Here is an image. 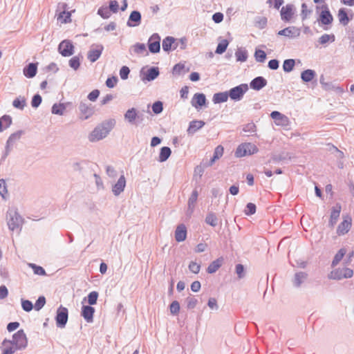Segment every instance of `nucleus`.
Instances as JSON below:
<instances>
[{
	"mask_svg": "<svg viewBox=\"0 0 354 354\" xmlns=\"http://www.w3.org/2000/svg\"><path fill=\"white\" fill-rule=\"evenodd\" d=\"M176 39L171 36L166 37L162 40V49L165 52H170L171 50H175L178 47V44L175 43Z\"/></svg>",
	"mask_w": 354,
	"mask_h": 354,
	"instance_id": "obj_21",
	"label": "nucleus"
},
{
	"mask_svg": "<svg viewBox=\"0 0 354 354\" xmlns=\"http://www.w3.org/2000/svg\"><path fill=\"white\" fill-rule=\"evenodd\" d=\"M245 148L246 147H245L244 143H242L240 145H239L235 151V156L238 158L247 156Z\"/></svg>",
	"mask_w": 354,
	"mask_h": 354,
	"instance_id": "obj_56",
	"label": "nucleus"
},
{
	"mask_svg": "<svg viewBox=\"0 0 354 354\" xmlns=\"http://www.w3.org/2000/svg\"><path fill=\"white\" fill-rule=\"evenodd\" d=\"M267 80L262 76L254 77L250 83V87L254 91H260L267 85Z\"/></svg>",
	"mask_w": 354,
	"mask_h": 354,
	"instance_id": "obj_19",
	"label": "nucleus"
},
{
	"mask_svg": "<svg viewBox=\"0 0 354 354\" xmlns=\"http://www.w3.org/2000/svg\"><path fill=\"white\" fill-rule=\"evenodd\" d=\"M351 227V218L349 216L344 218L343 221H342L337 229V234L339 236L344 235L346 234Z\"/></svg>",
	"mask_w": 354,
	"mask_h": 354,
	"instance_id": "obj_20",
	"label": "nucleus"
},
{
	"mask_svg": "<svg viewBox=\"0 0 354 354\" xmlns=\"http://www.w3.org/2000/svg\"><path fill=\"white\" fill-rule=\"evenodd\" d=\"M277 35L289 38H295L299 36L300 30L295 26H289L279 30Z\"/></svg>",
	"mask_w": 354,
	"mask_h": 354,
	"instance_id": "obj_15",
	"label": "nucleus"
},
{
	"mask_svg": "<svg viewBox=\"0 0 354 354\" xmlns=\"http://www.w3.org/2000/svg\"><path fill=\"white\" fill-rule=\"evenodd\" d=\"M223 151L224 149L221 145H218L214 149L213 156L209 160V166H212L216 160L219 159L223 156Z\"/></svg>",
	"mask_w": 354,
	"mask_h": 354,
	"instance_id": "obj_32",
	"label": "nucleus"
},
{
	"mask_svg": "<svg viewBox=\"0 0 354 354\" xmlns=\"http://www.w3.org/2000/svg\"><path fill=\"white\" fill-rule=\"evenodd\" d=\"M308 274L305 272H297L295 274L292 280V285L295 288L301 287V284L308 279Z\"/></svg>",
	"mask_w": 354,
	"mask_h": 354,
	"instance_id": "obj_25",
	"label": "nucleus"
},
{
	"mask_svg": "<svg viewBox=\"0 0 354 354\" xmlns=\"http://www.w3.org/2000/svg\"><path fill=\"white\" fill-rule=\"evenodd\" d=\"M235 56L237 62H244L248 59V52L245 49L238 48Z\"/></svg>",
	"mask_w": 354,
	"mask_h": 354,
	"instance_id": "obj_41",
	"label": "nucleus"
},
{
	"mask_svg": "<svg viewBox=\"0 0 354 354\" xmlns=\"http://www.w3.org/2000/svg\"><path fill=\"white\" fill-rule=\"evenodd\" d=\"M335 40V37L333 34L328 35L324 34L319 38V42L320 44H326L328 41L333 42Z\"/></svg>",
	"mask_w": 354,
	"mask_h": 354,
	"instance_id": "obj_47",
	"label": "nucleus"
},
{
	"mask_svg": "<svg viewBox=\"0 0 354 354\" xmlns=\"http://www.w3.org/2000/svg\"><path fill=\"white\" fill-rule=\"evenodd\" d=\"M142 15L138 10H133L131 12L127 25L129 27H136L141 24Z\"/></svg>",
	"mask_w": 354,
	"mask_h": 354,
	"instance_id": "obj_16",
	"label": "nucleus"
},
{
	"mask_svg": "<svg viewBox=\"0 0 354 354\" xmlns=\"http://www.w3.org/2000/svg\"><path fill=\"white\" fill-rule=\"evenodd\" d=\"M118 81V79L116 76H112L106 79L105 84L108 88H112L115 87Z\"/></svg>",
	"mask_w": 354,
	"mask_h": 354,
	"instance_id": "obj_64",
	"label": "nucleus"
},
{
	"mask_svg": "<svg viewBox=\"0 0 354 354\" xmlns=\"http://www.w3.org/2000/svg\"><path fill=\"white\" fill-rule=\"evenodd\" d=\"M341 209L342 206L339 203H337L335 206L332 207L330 220L328 222V225L330 227H333L334 225L337 223V221L340 215Z\"/></svg>",
	"mask_w": 354,
	"mask_h": 354,
	"instance_id": "obj_18",
	"label": "nucleus"
},
{
	"mask_svg": "<svg viewBox=\"0 0 354 354\" xmlns=\"http://www.w3.org/2000/svg\"><path fill=\"white\" fill-rule=\"evenodd\" d=\"M24 134V131L22 130H19L13 133H12L8 139L7 140L8 141H9V142H12V145L15 144V142L19 140L21 136Z\"/></svg>",
	"mask_w": 354,
	"mask_h": 354,
	"instance_id": "obj_53",
	"label": "nucleus"
},
{
	"mask_svg": "<svg viewBox=\"0 0 354 354\" xmlns=\"http://www.w3.org/2000/svg\"><path fill=\"white\" fill-rule=\"evenodd\" d=\"M8 226L10 230H18L20 232L22 229L24 218L17 210L10 209L7 212Z\"/></svg>",
	"mask_w": 354,
	"mask_h": 354,
	"instance_id": "obj_4",
	"label": "nucleus"
},
{
	"mask_svg": "<svg viewBox=\"0 0 354 354\" xmlns=\"http://www.w3.org/2000/svg\"><path fill=\"white\" fill-rule=\"evenodd\" d=\"M115 125V120L114 119L104 120L90 133L88 135L89 141L94 142L102 140L107 136Z\"/></svg>",
	"mask_w": 354,
	"mask_h": 354,
	"instance_id": "obj_2",
	"label": "nucleus"
},
{
	"mask_svg": "<svg viewBox=\"0 0 354 354\" xmlns=\"http://www.w3.org/2000/svg\"><path fill=\"white\" fill-rule=\"evenodd\" d=\"M322 88H323V89H324L325 91H335L339 92V93L343 91V88L342 87H340L339 86H336L332 82H326L322 86Z\"/></svg>",
	"mask_w": 354,
	"mask_h": 354,
	"instance_id": "obj_44",
	"label": "nucleus"
},
{
	"mask_svg": "<svg viewBox=\"0 0 354 354\" xmlns=\"http://www.w3.org/2000/svg\"><path fill=\"white\" fill-rule=\"evenodd\" d=\"M130 73V69L127 66H123L121 67L120 70V78L123 80H125L128 78L129 75Z\"/></svg>",
	"mask_w": 354,
	"mask_h": 354,
	"instance_id": "obj_62",
	"label": "nucleus"
},
{
	"mask_svg": "<svg viewBox=\"0 0 354 354\" xmlns=\"http://www.w3.org/2000/svg\"><path fill=\"white\" fill-rule=\"evenodd\" d=\"M147 46L151 53L156 54L160 50V37L158 33H153L148 39Z\"/></svg>",
	"mask_w": 354,
	"mask_h": 354,
	"instance_id": "obj_11",
	"label": "nucleus"
},
{
	"mask_svg": "<svg viewBox=\"0 0 354 354\" xmlns=\"http://www.w3.org/2000/svg\"><path fill=\"white\" fill-rule=\"evenodd\" d=\"M126 179L124 175L120 176L117 183L112 187V192L115 196H119L124 189Z\"/></svg>",
	"mask_w": 354,
	"mask_h": 354,
	"instance_id": "obj_23",
	"label": "nucleus"
},
{
	"mask_svg": "<svg viewBox=\"0 0 354 354\" xmlns=\"http://www.w3.org/2000/svg\"><path fill=\"white\" fill-rule=\"evenodd\" d=\"M97 15L103 19H109L111 16V11L107 6H101L97 10Z\"/></svg>",
	"mask_w": 354,
	"mask_h": 354,
	"instance_id": "obj_49",
	"label": "nucleus"
},
{
	"mask_svg": "<svg viewBox=\"0 0 354 354\" xmlns=\"http://www.w3.org/2000/svg\"><path fill=\"white\" fill-rule=\"evenodd\" d=\"M152 111L158 115L163 111V103L161 101H156L151 106Z\"/></svg>",
	"mask_w": 354,
	"mask_h": 354,
	"instance_id": "obj_52",
	"label": "nucleus"
},
{
	"mask_svg": "<svg viewBox=\"0 0 354 354\" xmlns=\"http://www.w3.org/2000/svg\"><path fill=\"white\" fill-rule=\"evenodd\" d=\"M198 196V192L196 189H194L190 197L188 200V206L189 209H191V212H194L195 204L197 201Z\"/></svg>",
	"mask_w": 354,
	"mask_h": 354,
	"instance_id": "obj_39",
	"label": "nucleus"
},
{
	"mask_svg": "<svg viewBox=\"0 0 354 354\" xmlns=\"http://www.w3.org/2000/svg\"><path fill=\"white\" fill-rule=\"evenodd\" d=\"M243 131L246 133H253L257 131V127L254 122H249L243 126Z\"/></svg>",
	"mask_w": 354,
	"mask_h": 354,
	"instance_id": "obj_61",
	"label": "nucleus"
},
{
	"mask_svg": "<svg viewBox=\"0 0 354 354\" xmlns=\"http://www.w3.org/2000/svg\"><path fill=\"white\" fill-rule=\"evenodd\" d=\"M316 75V72L314 70L306 69L301 73V79L304 82L308 83L311 82Z\"/></svg>",
	"mask_w": 354,
	"mask_h": 354,
	"instance_id": "obj_28",
	"label": "nucleus"
},
{
	"mask_svg": "<svg viewBox=\"0 0 354 354\" xmlns=\"http://www.w3.org/2000/svg\"><path fill=\"white\" fill-rule=\"evenodd\" d=\"M12 106L19 110H23L26 106V100L24 96L16 97L12 102Z\"/></svg>",
	"mask_w": 354,
	"mask_h": 354,
	"instance_id": "obj_36",
	"label": "nucleus"
},
{
	"mask_svg": "<svg viewBox=\"0 0 354 354\" xmlns=\"http://www.w3.org/2000/svg\"><path fill=\"white\" fill-rule=\"evenodd\" d=\"M205 221L212 227H216L218 225V219L215 213L210 212L205 217Z\"/></svg>",
	"mask_w": 354,
	"mask_h": 354,
	"instance_id": "obj_35",
	"label": "nucleus"
},
{
	"mask_svg": "<svg viewBox=\"0 0 354 354\" xmlns=\"http://www.w3.org/2000/svg\"><path fill=\"white\" fill-rule=\"evenodd\" d=\"M295 61L293 59H287L283 61V70L286 73L292 71L294 68Z\"/></svg>",
	"mask_w": 354,
	"mask_h": 354,
	"instance_id": "obj_43",
	"label": "nucleus"
},
{
	"mask_svg": "<svg viewBox=\"0 0 354 354\" xmlns=\"http://www.w3.org/2000/svg\"><path fill=\"white\" fill-rule=\"evenodd\" d=\"M270 117L275 121H278L281 125H286L288 122V117L277 111H272Z\"/></svg>",
	"mask_w": 354,
	"mask_h": 354,
	"instance_id": "obj_29",
	"label": "nucleus"
},
{
	"mask_svg": "<svg viewBox=\"0 0 354 354\" xmlns=\"http://www.w3.org/2000/svg\"><path fill=\"white\" fill-rule=\"evenodd\" d=\"M256 209H257V207L254 203H248L246 205L245 209L244 210V212H245V215L251 216L256 212Z\"/></svg>",
	"mask_w": 354,
	"mask_h": 354,
	"instance_id": "obj_57",
	"label": "nucleus"
},
{
	"mask_svg": "<svg viewBox=\"0 0 354 354\" xmlns=\"http://www.w3.org/2000/svg\"><path fill=\"white\" fill-rule=\"evenodd\" d=\"M124 120L131 124H136V120H142V115H140L135 108L128 109L124 115Z\"/></svg>",
	"mask_w": 354,
	"mask_h": 354,
	"instance_id": "obj_13",
	"label": "nucleus"
},
{
	"mask_svg": "<svg viewBox=\"0 0 354 354\" xmlns=\"http://www.w3.org/2000/svg\"><path fill=\"white\" fill-rule=\"evenodd\" d=\"M222 259H217L213 261L207 267V272L209 274L216 272L222 265Z\"/></svg>",
	"mask_w": 354,
	"mask_h": 354,
	"instance_id": "obj_33",
	"label": "nucleus"
},
{
	"mask_svg": "<svg viewBox=\"0 0 354 354\" xmlns=\"http://www.w3.org/2000/svg\"><path fill=\"white\" fill-rule=\"evenodd\" d=\"M133 51L136 54H143L145 53L146 55H148V52L146 49V46L143 43H136L133 46Z\"/></svg>",
	"mask_w": 354,
	"mask_h": 354,
	"instance_id": "obj_45",
	"label": "nucleus"
},
{
	"mask_svg": "<svg viewBox=\"0 0 354 354\" xmlns=\"http://www.w3.org/2000/svg\"><path fill=\"white\" fill-rule=\"evenodd\" d=\"M244 144L245 147H246L245 149L247 155H252L257 153L259 151V149L255 145L250 142H245Z\"/></svg>",
	"mask_w": 354,
	"mask_h": 354,
	"instance_id": "obj_50",
	"label": "nucleus"
},
{
	"mask_svg": "<svg viewBox=\"0 0 354 354\" xmlns=\"http://www.w3.org/2000/svg\"><path fill=\"white\" fill-rule=\"evenodd\" d=\"M80 119L86 120L89 119L95 113V106L86 101H81L78 106Z\"/></svg>",
	"mask_w": 354,
	"mask_h": 354,
	"instance_id": "obj_6",
	"label": "nucleus"
},
{
	"mask_svg": "<svg viewBox=\"0 0 354 354\" xmlns=\"http://www.w3.org/2000/svg\"><path fill=\"white\" fill-rule=\"evenodd\" d=\"M187 230L185 225L181 223L177 225L175 230V239L177 242L184 241L187 238Z\"/></svg>",
	"mask_w": 354,
	"mask_h": 354,
	"instance_id": "obj_22",
	"label": "nucleus"
},
{
	"mask_svg": "<svg viewBox=\"0 0 354 354\" xmlns=\"http://www.w3.org/2000/svg\"><path fill=\"white\" fill-rule=\"evenodd\" d=\"M185 66L184 64L178 63L175 64L172 69V73L174 75H180L185 70Z\"/></svg>",
	"mask_w": 354,
	"mask_h": 354,
	"instance_id": "obj_55",
	"label": "nucleus"
},
{
	"mask_svg": "<svg viewBox=\"0 0 354 354\" xmlns=\"http://www.w3.org/2000/svg\"><path fill=\"white\" fill-rule=\"evenodd\" d=\"M207 99L205 95L202 93H196L194 95L191 104L195 109H198L205 106Z\"/></svg>",
	"mask_w": 354,
	"mask_h": 354,
	"instance_id": "obj_14",
	"label": "nucleus"
},
{
	"mask_svg": "<svg viewBox=\"0 0 354 354\" xmlns=\"http://www.w3.org/2000/svg\"><path fill=\"white\" fill-rule=\"evenodd\" d=\"M353 275V271L348 268H337L330 272L328 277L330 279L341 280L342 279H348Z\"/></svg>",
	"mask_w": 354,
	"mask_h": 354,
	"instance_id": "obj_7",
	"label": "nucleus"
},
{
	"mask_svg": "<svg viewBox=\"0 0 354 354\" xmlns=\"http://www.w3.org/2000/svg\"><path fill=\"white\" fill-rule=\"evenodd\" d=\"M45 304H46L45 297L39 296L34 305V308L35 309V310L39 311L44 306Z\"/></svg>",
	"mask_w": 354,
	"mask_h": 354,
	"instance_id": "obj_54",
	"label": "nucleus"
},
{
	"mask_svg": "<svg viewBox=\"0 0 354 354\" xmlns=\"http://www.w3.org/2000/svg\"><path fill=\"white\" fill-rule=\"evenodd\" d=\"M95 313V308L88 305H83L81 310V316L84 317L87 323H92L93 322V315Z\"/></svg>",
	"mask_w": 354,
	"mask_h": 354,
	"instance_id": "obj_17",
	"label": "nucleus"
},
{
	"mask_svg": "<svg viewBox=\"0 0 354 354\" xmlns=\"http://www.w3.org/2000/svg\"><path fill=\"white\" fill-rule=\"evenodd\" d=\"M338 18L339 23L343 26H346L350 21V19L348 16L346 10L344 8H342L338 11Z\"/></svg>",
	"mask_w": 354,
	"mask_h": 354,
	"instance_id": "obj_34",
	"label": "nucleus"
},
{
	"mask_svg": "<svg viewBox=\"0 0 354 354\" xmlns=\"http://www.w3.org/2000/svg\"><path fill=\"white\" fill-rule=\"evenodd\" d=\"M319 9H322V11L319 15L317 21L324 26V30H328L333 21V17L330 13V11L327 4L325 3L322 6H317V12H318Z\"/></svg>",
	"mask_w": 354,
	"mask_h": 354,
	"instance_id": "obj_3",
	"label": "nucleus"
},
{
	"mask_svg": "<svg viewBox=\"0 0 354 354\" xmlns=\"http://www.w3.org/2000/svg\"><path fill=\"white\" fill-rule=\"evenodd\" d=\"M66 106L64 104H54L51 109L53 114L62 115L66 109Z\"/></svg>",
	"mask_w": 354,
	"mask_h": 354,
	"instance_id": "obj_40",
	"label": "nucleus"
},
{
	"mask_svg": "<svg viewBox=\"0 0 354 354\" xmlns=\"http://www.w3.org/2000/svg\"><path fill=\"white\" fill-rule=\"evenodd\" d=\"M293 5L287 4L286 6L282 7L280 14L281 19L284 21H290L292 19L294 12H293Z\"/></svg>",
	"mask_w": 354,
	"mask_h": 354,
	"instance_id": "obj_24",
	"label": "nucleus"
},
{
	"mask_svg": "<svg viewBox=\"0 0 354 354\" xmlns=\"http://www.w3.org/2000/svg\"><path fill=\"white\" fill-rule=\"evenodd\" d=\"M83 57L80 55L73 57L68 61L69 66L73 70L77 71L80 66L81 59Z\"/></svg>",
	"mask_w": 354,
	"mask_h": 354,
	"instance_id": "obj_38",
	"label": "nucleus"
},
{
	"mask_svg": "<svg viewBox=\"0 0 354 354\" xmlns=\"http://www.w3.org/2000/svg\"><path fill=\"white\" fill-rule=\"evenodd\" d=\"M29 266L32 269L34 274L44 276L46 274L45 270L40 266H37L35 263H30Z\"/></svg>",
	"mask_w": 354,
	"mask_h": 354,
	"instance_id": "obj_51",
	"label": "nucleus"
},
{
	"mask_svg": "<svg viewBox=\"0 0 354 354\" xmlns=\"http://www.w3.org/2000/svg\"><path fill=\"white\" fill-rule=\"evenodd\" d=\"M21 307L22 309L26 312H30L34 308L32 303L27 299H21Z\"/></svg>",
	"mask_w": 354,
	"mask_h": 354,
	"instance_id": "obj_59",
	"label": "nucleus"
},
{
	"mask_svg": "<svg viewBox=\"0 0 354 354\" xmlns=\"http://www.w3.org/2000/svg\"><path fill=\"white\" fill-rule=\"evenodd\" d=\"M41 102H42L41 96L39 94L37 93V94L34 95L32 98L31 106L32 108L37 109L41 104Z\"/></svg>",
	"mask_w": 354,
	"mask_h": 354,
	"instance_id": "obj_58",
	"label": "nucleus"
},
{
	"mask_svg": "<svg viewBox=\"0 0 354 354\" xmlns=\"http://www.w3.org/2000/svg\"><path fill=\"white\" fill-rule=\"evenodd\" d=\"M171 150L169 147H162L160 149L158 160L160 162H165L171 156Z\"/></svg>",
	"mask_w": 354,
	"mask_h": 354,
	"instance_id": "obj_31",
	"label": "nucleus"
},
{
	"mask_svg": "<svg viewBox=\"0 0 354 354\" xmlns=\"http://www.w3.org/2000/svg\"><path fill=\"white\" fill-rule=\"evenodd\" d=\"M254 56L257 62L263 63L266 59V53L261 49H256Z\"/></svg>",
	"mask_w": 354,
	"mask_h": 354,
	"instance_id": "obj_46",
	"label": "nucleus"
},
{
	"mask_svg": "<svg viewBox=\"0 0 354 354\" xmlns=\"http://www.w3.org/2000/svg\"><path fill=\"white\" fill-rule=\"evenodd\" d=\"M228 45L229 41L227 39H222L220 42H218L215 50V53L218 55L223 54L224 52H225Z\"/></svg>",
	"mask_w": 354,
	"mask_h": 354,
	"instance_id": "obj_42",
	"label": "nucleus"
},
{
	"mask_svg": "<svg viewBox=\"0 0 354 354\" xmlns=\"http://www.w3.org/2000/svg\"><path fill=\"white\" fill-rule=\"evenodd\" d=\"M230 97L228 91L216 93L213 95L212 101L214 104L225 102Z\"/></svg>",
	"mask_w": 354,
	"mask_h": 354,
	"instance_id": "obj_30",
	"label": "nucleus"
},
{
	"mask_svg": "<svg viewBox=\"0 0 354 354\" xmlns=\"http://www.w3.org/2000/svg\"><path fill=\"white\" fill-rule=\"evenodd\" d=\"M2 354H14L17 351L24 350L28 346V338L23 329L12 335V339H5L1 343Z\"/></svg>",
	"mask_w": 354,
	"mask_h": 354,
	"instance_id": "obj_1",
	"label": "nucleus"
},
{
	"mask_svg": "<svg viewBox=\"0 0 354 354\" xmlns=\"http://www.w3.org/2000/svg\"><path fill=\"white\" fill-rule=\"evenodd\" d=\"M68 317V310L66 307L60 306L56 313L55 321L58 328H63L66 326Z\"/></svg>",
	"mask_w": 354,
	"mask_h": 354,
	"instance_id": "obj_8",
	"label": "nucleus"
},
{
	"mask_svg": "<svg viewBox=\"0 0 354 354\" xmlns=\"http://www.w3.org/2000/svg\"><path fill=\"white\" fill-rule=\"evenodd\" d=\"M104 46L102 44H93L88 52V59L91 62H96L101 56Z\"/></svg>",
	"mask_w": 354,
	"mask_h": 354,
	"instance_id": "obj_12",
	"label": "nucleus"
},
{
	"mask_svg": "<svg viewBox=\"0 0 354 354\" xmlns=\"http://www.w3.org/2000/svg\"><path fill=\"white\" fill-rule=\"evenodd\" d=\"M346 253V250L345 248H341L335 255L333 260L331 263V266L333 268L336 266L343 259L344 255Z\"/></svg>",
	"mask_w": 354,
	"mask_h": 354,
	"instance_id": "obj_37",
	"label": "nucleus"
},
{
	"mask_svg": "<svg viewBox=\"0 0 354 354\" xmlns=\"http://www.w3.org/2000/svg\"><path fill=\"white\" fill-rule=\"evenodd\" d=\"M38 63H30L26 65L23 69V73L27 78L34 77L37 72Z\"/></svg>",
	"mask_w": 354,
	"mask_h": 354,
	"instance_id": "obj_26",
	"label": "nucleus"
},
{
	"mask_svg": "<svg viewBox=\"0 0 354 354\" xmlns=\"http://www.w3.org/2000/svg\"><path fill=\"white\" fill-rule=\"evenodd\" d=\"M57 50L63 57H69L74 54V46L73 42L68 39L62 41L58 45Z\"/></svg>",
	"mask_w": 354,
	"mask_h": 354,
	"instance_id": "obj_9",
	"label": "nucleus"
},
{
	"mask_svg": "<svg viewBox=\"0 0 354 354\" xmlns=\"http://www.w3.org/2000/svg\"><path fill=\"white\" fill-rule=\"evenodd\" d=\"M170 312L172 315H176L180 311V304L178 301H173L170 306Z\"/></svg>",
	"mask_w": 354,
	"mask_h": 354,
	"instance_id": "obj_60",
	"label": "nucleus"
},
{
	"mask_svg": "<svg viewBox=\"0 0 354 354\" xmlns=\"http://www.w3.org/2000/svg\"><path fill=\"white\" fill-rule=\"evenodd\" d=\"M160 74L159 68L156 66H151L147 71L142 68L140 71V77L142 81L151 82L156 79Z\"/></svg>",
	"mask_w": 354,
	"mask_h": 354,
	"instance_id": "obj_10",
	"label": "nucleus"
},
{
	"mask_svg": "<svg viewBox=\"0 0 354 354\" xmlns=\"http://www.w3.org/2000/svg\"><path fill=\"white\" fill-rule=\"evenodd\" d=\"M205 123L203 120H192L189 122L187 130L188 135H194L198 130L202 129Z\"/></svg>",
	"mask_w": 354,
	"mask_h": 354,
	"instance_id": "obj_27",
	"label": "nucleus"
},
{
	"mask_svg": "<svg viewBox=\"0 0 354 354\" xmlns=\"http://www.w3.org/2000/svg\"><path fill=\"white\" fill-rule=\"evenodd\" d=\"M236 273L239 279H243L245 277V268L243 265L239 263L236 265L235 268Z\"/></svg>",
	"mask_w": 354,
	"mask_h": 354,
	"instance_id": "obj_63",
	"label": "nucleus"
},
{
	"mask_svg": "<svg viewBox=\"0 0 354 354\" xmlns=\"http://www.w3.org/2000/svg\"><path fill=\"white\" fill-rule=\"evenodd\" d=\"M99 294L97 291L91 292L87 296V301L88 306L96 304Z\"/></svg>",
	"mask_w": 354,
	"mask_h": 354,
	"instance_id": "obj_48",
	"label": "nucleus"
},
{
	"mask_svg": "<svg viewBox=\"0 0 354 354\" xmlns=\"http://www.w3.org/2000/svg\"><path fill=\"white\" fill-rule=\"evenodd\" d=\"M248 85L247 84H241L230 88L228 91L230 99L235 102L241 100L245 93L248 91Z\"/></svg>",
	"mask_w": 354,
	"mask_h": 354,
	"instance_id": "obj_5",
	"label": "nucleus"
}]
</instances>
